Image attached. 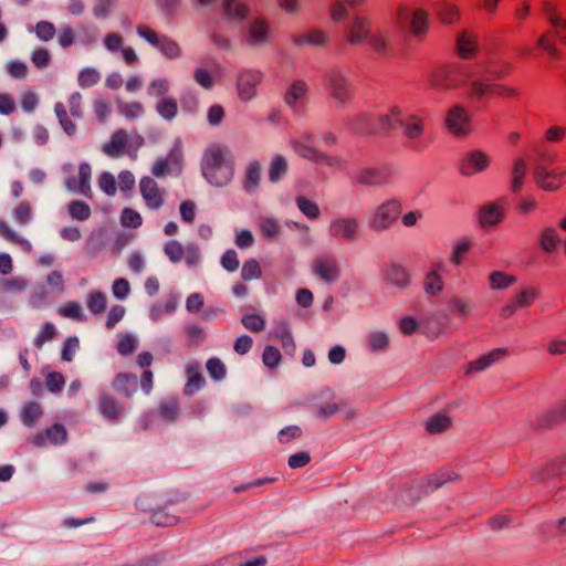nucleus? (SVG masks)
Masks as SVG:
<instances>
[{
    "mask_svg": "<svg viewBox=\"0 0 566 566\" xmlns=\"http://www.w3.org/2000/svg\"><path fill=\"white\" fill-rule=\"evenodd\" d=\"M228 151L221 145L209 146L202 156L203 177L216 187L228 185L233 177V164L227 158Z\"/></svg>",
    "mask_w": 566,
    "mask_h": 566,
    "instance_id": "obj_1",
    "label": "nucleus"
},
{
    "mask_svg": "<svg viewBox=\"0 0 566 566\" xmlns=\"http://www.w3.org/2000/svg\"><path fill=\"white\" fill-rule=\"evenodd\" d=\"M331 92L335 98L345 101L349 96V87L347 81L343 76L332 77Z\"/></svg>",
    "mask_w": 566,
    "mask_h": 566,
    "instance_id": "obj_40",
    "label": "nucleus"
},
{
    "mask_svg": "<svg viewBox=\"0 0 566 566\" xmlns=\"http://www.w3.org/2000/svg\"><path fill=\"white\" fill-rule=\"evenodd\" d=\"M99 73L95 69H84L78 74V84L82 87L95 85L99 81Z\"/></svg>",
    "mask_w": 566,
    "mask_h": 566,
    "instance_id": "obj_57",
    "label": "nucleus"
},
{
    "mask_svg": "<svg viewBox=\"0 0 566 566\" xmlns=\"http://www.w3.org/2000/svg\"><path fill=\"white\" fill-rule=\"evenodd\" d=\"M106 296L104 293L94 291L88 294L87 307L93 314H102L106 310Z\"/></svg>",
    "mask_w": 566,
    "mask_h": 566,
    "instance_id": "obj_41",
    "label": "nucleus"
},
{
    "mask_svg": "<svg viewBox=\"0 0 566 566\" xmlns=\"http://www.w3.org/2000/svg\"><path fill=\"white\" fill-rule=\"evenodd\" d=\"M369 45L379 54H386L389 49L388 38L385 33L376 32L374 33L369 40Z\"/></svg>",
    "mask_w": 566,
    "mask_h": 566,
    "instance_id": "obj_54",
    "label": "nucleus"
},
{
    "mask_svg": "<svg viewBox=\"0 0 566 566\" xmlns=\"http://www.w3.org/2000/svg\"><path fill=\"white\" fill-rule=\"evenodd\" d=\"M402 212L401 202L397 199H390L381 203L375 211L370 226L375 230L388 229L398 220Z\"/></svg>",
    "mask_w": 566,
    "mask_h": 566,
    "instance_id": "obj_4",
    "label": "nucleus"
},
{
    "mask_svg": "<svg viewBox=\"0 0 566 566\" xmlns=\"http://www.w3.org/2000/svg\"><path fill=\"white\" fill-rule=\"evenodd\" d=\"M452 427V418L447 410L430 416L424 422V429L429 434H440Z\"/></svg>",
    "mask_w": 566,
    "mask_h": 566,
    "instance_id": "obj_17",
    "label": "nucleus"
},
{
    "mask_svg": "<svg viewBox=\"0 0 566 566\" xmlns=\"http://www.w3.org/2000/svg\"><path fill=\"white\" fill-rule=\"evenodd\" d=\"M559 243V237L554 228H545L541 234V248L547 252L552 253L556 250L557 244Z\"/></svg>",
    "mask_w": 566,
    "mask_h": 566,
    "instance_id": "obj_35",
    "label": "nucleus"
},
{
    "mask_svg": "<svg viewBox=\"0 0 566 566\" xmlns=\"http://www.w3.org/2000/svg\"><path fill=\"white\" fill-rule=\"evenodd\" d=\"M441 265L436 264L424 277V291L430 295H438L443 290V281L439 274Z\"/></svg>",
    "mask_w": 566,
    "mask_h": 566,
    "instance_id": "obj_28",
    "label": "nucleus"
},
{
    "mask_svg": "<svg viewBox=\"0 0 566 566\" xmlns=\"http://www.w3.org/2000/svg\"><path fill=\"white\" fill-rule=\"evenodd\" d=\"M223 9L227 15L238 20H244L249 14V8L242 0H223Z\"/></svg>",
    "mask_w": 566,
    "mask_h": 566,
    "instance_id": "obj_31",
    "label": "nucleus"
},
{
    "mask_svg": "<svg viewBox=\"0 0 566 566\" xmlns=\"http://www.w3.org/2000/svg\"><path fill=\"white\" fill-rule=\"evenodd\" d=\"M281 353L280 350L274 346H265L263 354H262V360L263 364L269 368H275L281 361Z\"/></svg>",
    "mask_w": 566,
    "mask_h": 566,
    "instance_id": "obj_52",
    "label": "nucleus"
},
{
    "mask_svg": "<svg viewBox=\"0 0 566 566\" xmlns=\"http://www.w3.org/2000/svg\"><path fill=\"white\" fill-rule=\"evenodd\" d=\"M402 126L405 127V135L409 139L419 138L423 134V122L417 115L410 116L407 123L403 122Z\"/></svg>",
    "mask_w": 566,
    "mask_h": 566,
    "instance_id": "obj_36",
    "label": "nucleus"
},
{
    "mask_svg": "<svg viewBox=\"0 0 566 566\" xmlns=\"http://www.w3.org/2000/svg\"><path fill=\"white\" fill-rule=\"evenodd\" d=\"M261 167L258 161L250 163L245 170L244 189L248 191L254 190L260 182Z\"/></svg>",
    "mask_w": 566,
    "mask_h": 566,
    "instance_id": "obj_34",
    "label": "nucleus"
},
{
    "mask_svg": "<svg viewBox=\"0 0 566 566\" xmlns=\"http://www.w3.org/2000/svg\"><path fill=\"white\" fill-rule=\"evenodd\" d=\"M313 272L325 282H334L339 275L337 261L331 256L318 258L312 265Z\"/></svg>",
    "mask_w": 566,
    "mask_h": 566,
    "instance_id": "obj_14",
    "label": "nucleus"
},
{
    "mask_svg": "<svg viewBox=\"0 0 566 566\" xmlns=\"http://www.w3.org/2000/svg\"><path fill=\"white\" fill-rule=\"evenodd\" d=\"M164 250L169 260L174 263L181 261L185 255V249L182 244L176 240L168 241L165 244Z\"/></svg>",
    "mask_w": 566,
    "mask_h": 566,
    "instance_id": "obj_51",
    "label": "nucleus"
},
{
    "mask_svg": "<svg viewBox=\"0 0 566 566\" xmlns=\"http://www.w3.org/2000/svg\"><path fill=\"white\" fill-rule=\"evenodd\" d=\"M537 293L534 287L523 289L521 292L515 294L512 304L503 307L502 314L504 317L512 315L516 307H524L531 305L536 298Z\"/></svg>",
    "mask_w": 566,
    "mask_h": 566,
    "instance_id": "obj_20",
    "label": "nucleus"
},
{
    "mask_svg": "<svg viewBox=\"0 0 566 566\" xmlns=\"http://www.w3.org/2000/svg\"><path fill=\"white\" fill-rule=\"evenodd\" d=\"M396 125H403L402 112L398 106L391 107L389 114L377 117L368 133L373 135L388 134Z\"/></svg>",
    "mask_w": 566,
    "mask_h": 566,
    "instance_id": "obj_11",
    "label": "nucleus"
},
{
    "mask_svg": "<svg viewBox=\"0 0 566 566\" xmlns=\"http://www.w3.org/2000/svg\"><path fill=\"white\" fill-rule=\"evenodd\" d=\"M35 33L42 41H49L53 39L55 34V28L51 22L40 21L35 25Z\"/></svg>",
    "mask_w": 566,
    "mask_h": 566,
    "instance_id": "obj_63",
    "label": "nucleus"
},
{
    "mask_svg": "<svg viewBox=\"0 0 566 566\" xmlns=\"http://www.w3.org/2000/svg\"><path fill=\"white\" fill-rule=\"evenodd\" d=\"M357 228L358 224L355 219H336L331 224L333 235L346 240L354 239Z\"/></svg>",
    "mask_w": 566,
    "mask_h": 566,
    "instance_id": "obj_23",
    "label": "nucleus"
},
{
    "mask_svg": "<svg viewBox=\"0 0 566 566\" xmlns=\"http://www.w3.org/2000/svg\"><path fill=\"white\" fill-rule=\"evenodd\" d=\"M98 185L107 196L115 195L117 190L115 177L107 171L99 175Z\"/></svg>",
    "mask_w": 566,
    "mask_h": 566,
    "instance_id": "obj_59",
    "label": "nucleus"
},
{
    "mask_svg": "<svg viewBox=\"0 0 566 566\" xmlns=\"http://www.w3.org/2000/svg\"><path fill=\"white\" fill-rule=\"evenodd\" d=\"M437 18L446 24H453L460 19V10L455 4L441 2L434 7Z\"/></svg>",
    "mask_w": 566,
    "mask_h": 566,
    "instance_id": "obj_27",
    "label": "nucleus"
},
{
    "mask_svg": "<svg viewBox=\"0 0 566 566\" xmlns=\"http://www.w3.org/2000/svg\"><path fill=\"white\" fill-rule=\"evenodd\" d=\"M526 171H527V168H526L525 160L523 158H517L514 161V166L512 169L511 189L513 192L517 193L521 191V189L524 185L525 177H526Z\"/></svg>",
    "mask_w": 566,
    "mask_h": 566,
    "instance_id": "obj_30",
    "label": "nucleus"
},
{
    "mask_svg": "<svg viewBox=\"0 0 566 566\" xmlns=\"http://www.w3.org/2000/svg\"><path fill=\"white\" fill-rule=\"evenodd\" d=\"M476 39L467 31L461 32L457 39V50L461 59L470 60L476 53Z\"/></svg>",
    "mask_w": 566,
    "mask_h": 566,
    "instance_id": "obj_24",
    "label": "nucleus"
},
{
    "mask_svg": "<svg viewBox=\"0 0 566 566\" xmlns=\"http://www.w3.org/2000/svg\"><path fill=\"white\" fill-rule=\"evenodd\" d=\"M59 314L64 317H69V318L77 319V321H83L85 318L83 316L81 305L76 302L65 303L63 306H61L59 308Z\"/></svg>",
    "mask_w": 566,
    "mask_h": 566,
    "instance_id": "obj_53",
    "label": "nucleus"
},
{
    "mask_svg": "<svg viewBox=\"0 0 566 566\" xmlns=\"http://www.w3.org/2000/svg\"><path fill=\"white\" fill-rule=\"evenodd\" d=\"M64 382H65V380H64L63 375L57 371L49 373L45 378L46 387L52 392L61 391L64 386Z\"/></svg>",
    "mask_w": 566,
    "mask_h": 566,
    "instance_id": "obj_62",
    "label": "nucleus"
},
{
    "mask_svg": "<svg viewBox=\"0 0 566 566\" xmlns=\"http://www.w3.org/2000/svg\"><path fill=\"white\" fill-rule=\"evenodd\" d=\"M136 31L140 38L156 46L167 59L176 60L181 55V49L175 40L166 35H159L150 27L139 24L137 25Z\"/></svg>",
    "mask_w": 566,
    "mask_h": 566,
    "instance_id": "obj_3",
    "label": "nucleus"
},
{
    "mask_svg": "<svg viewBox=\"0 0 566 566\" xmlns=\"http://www.w3.org/2000/svg\"><path fill=\"white\" fill-rule=\"evenodd\" d=\"M554 31H548L544 33L537 41V45L542 48L548 56L554 60L558 61L562 59L558 50L556 49L554 41L555 38H558L559 41L566 43V20L562 19L560 21L556 22L552 25Z\"/></svg>",
    "mask_w": 566,
    "mask_h": 566,
    "instance_id": "obj_8",
    "label": "nucleus"
},
{
    "mask_svg": "<svg viewBox=\"0 0 566 566\" xmlns=\"http://www.w3.org/2000/svg\"><path fill=\"white\" fill-rule=\"evenodd\" d=\"M139 190L149 209H159L164 203V191L159 188L154 178L146 176L139 181Z\"/></svg>",
    "mask_w": 566,
    "mask_h": 566,
    "instance_id": "obj_10",
    "label": "nucleus"
},
{
    "mask_svg": "<svg viewBox=\"0 0 566 566\" xmlns=\"http://www.w3.org/2000/svg\"><path fill=\"white\" fill-rule=\"evenodd\" d=\"M206 366H207V370H208L209 375L214 380H220V379L224 378L226 366L219 358L213 357V358L208 359Z\"/></svg>",
    "mask_w": 566,
    "mask_h": 566,
    "instance_id": "obj_56",
    "label": "nucleus"
},
{
    "mask_svg": "<svg viewBox=\"0 0 566 566\" xmlns=\"http://www.w3.org/2000/svg\"><path fill=\"white\" fill-rule=\"evenodd\" d=\"M187 382L184 387L185 396H192L196 391H198L206 382L199 364H190L186 369Z\"/></svg>",
    "mask_w": 566,
    "mask_h": 566,
    "instance_id": "obj_19",
    "label": "nucleus"
},
{
    "mask_svg": "<svg viewBox=\"0 0 566 566\" xmlns=\"http://www.w3.org/2000/svg\"><path fill=\"white\" fill-rule=\"evenodd\" d=\"M69 213L73 219L84 221L91 216L90 206L81 200H73L69 203Z\"/></svg>",
    "mask_w": 566,
    "mask_h": 566,
    "instance_id": "obj_43",
    "label": "nucleus"
},
{
    "mask_svg": "<svg viewBox=\"0 0 566 566\" xmlns=\"http://www.w3.org/2000/svg\"><path fill=\"white\" fill-rule=\"evenodd\" d=\"M156 109L161 117L170 120L176 116L178 105L176 99H174L172 97H164L157 103Z\"/></svg>",
    "mask_w": 566,
    "mask_h": 566,
    "instance_id": "obj_39",
    "label": "nucleus"
},
{
    "mask_svg": "<svg viewBox=\"0 0 566 566\" xmlns=\"http://www.w3.org/2000/svg\"><path fill=\"white\" fill-rule=\"evenodd\" d=\"M256 80L251 73H242L238 78V92L242 99H250L255 94Z\"/></svg>",
    "mask_w": 566,
    "mask_h": 566,
    "instance_id": "obj_29",
    "label": "nucleus"
},
{
    "mask_svg": "<svg viewBox=\"0 0 566 566\" xmlns=\"http://www.w3.org/2000/svg\"><path fill=\"white\" fill-rule=\"evenodd\" d=\"M397 23L400 27L409 25V31L415 38L423 39L429 31V13L424 9L410 10L401 4L396 11Z\"/></svg>",
    "mask_w": 566,
    "mask_h": 566,
    "instance_id": "obj_2",
    "label": "nucleus"
},
{
    "mask_svg": "<svg viewBox=\"0 0 566 566\" xmlns=\"http://www.w3.org/2000/svg\"><path fill=\"white\" fill-rule=\"evenodd\" d=\"M151 522L157 526H171L178 521L176 515L169 514L165 509H157L151 514Z\"/></svg>",
    "mask_w": 566,
    "mask_h": 566,
    "instance_id": "obj_49",
    "label": "nucleus"
},
{
    "mask_svg": "<svg viewBox=\"0 0 566 566\" xmlns=\"http://www.w3.org/2000/svg\"><path fill=\"white\" fill-rule=\"evenodd\" d=\"M54 111H55V114L57 116V119H59V123L60 125L62 126L63 130L67 134V135H74L75 132H76V126L75 124L70 119L69 115H67V111H66V107L64 106V104L62 103H57L55 104V107H54Z\"/></svg>",
    "mask_w": 566,
    "mask_h": 566,
    "instance_id": "obj_38",
    "label": "nucleus"
},
{
    "mask_svg": "<svg viewBox=\"0 0 566 566\" xmlns=\"http://www.w3.org/2000/svg\"><path fill=\"white\" fill-rule=\"evenodd\" d=\"M55 335L56 331L53 324L45 323L42 327V331L35 337L34 345L36 346V348H41L45 342L53 339Z\"/></svg>",
    "mask_w": 566,
    "mask_h": 566,
    "instance_id": "obj_61",
    "label": "nucleus"
},
{
    "mask_svg": "<svg viewBox=\"0 0 566 566\" xmlns=\"http://www.w3.org/2000/svg\"><path fill=\"white\" fill-rule=\"evenodd\" d=\"M160 416L167 421H175L179 415V406L177 401L161 402L159 406Z\"/></svg>",
    "mask_w": 566,
    "mask_h": 566,
    "instance_id": "obj_58",
    "label": "nucleus"
},
{
    "mask_svg": "<svg viewBox=\"0 0 566 566\" xmlns=\"http://www.w3.org/2000/svg\"><path fill=\"white\" fill-rule=\"evenodd\" d=\"M263 272L260 263L255 259L247 260L241 269V277L244 281L256 280L262 276Z\"/></svg>",
    "mask_w": 566,
    "mask_h": 566,
    "instance_id": "obj_42",
    "label": "nucleus"
},
{
    "mask_svg": "<svg viewBox=\"0 0 566 566\" xmlns=\"http://www.w3.org/2000/svg\"><path fill=\"white\" fill-rule=\"evenodd\" d=\"M386 277L390 283L399 287H405L410 282V277L406 269L397 264H394L390 268H388L386 272Z\"/></svg>",
    "mask_w": 566,
    "mask_h": 566,
    "instance_id": "obj_33",
    "label": "nucleus"
},
{
    "mask_svg": "<svg viewBox=\"0 0 566 566\" xmlns=\"http://www.w3.org/2000/svg\"><path fill=\"white\" fill-rule=\"evenodd\" d=\"M516 277L502 271H494L490 274V285L493 290L506 289L514 284Z\"/></svg>",
    "mask_w": 566,
    "mask_h": 566,
    "instance_id": "obj_37",
    "label": "nucleus"
},
{
    "mask_svg": "<svg viewBox=\"0 0 566 566\" xmlns=\"http://www.w3.org/2000/svg\"><path fill=\"white\" fill-rule=\"evenodd\" d=\"M503 218L504 209L497 203H486L479 211V222L483 228L496 226Z\"/></svg>",
    "mask_w": 566,
    "mask_h": 566,
    "instance_id": "obj_16",
    "label": "nucleus"
},
{
    "mask_svg": "<svg viewBox=\"0 0 566 566\" xmlns=\"http://www.w3.org/2000/svg\"><path fill=\"white\" fill-rule=\"evenodd\" d=\"M370 33V22L365 17H355L348 25L347 42L349 44H359L365 41Z\"/></svg>",
    "mask_w": 566,
    "mask_h": 566,
    "instance_id": "obj_15",
    "label": "nucleus"
},
{
    "mask_svg": "<svg viewBox=\"0 0 566 566\" xmlns=\"http://www.w3.org/2000/svg\"><path fill=\"white\" fill-rule=\"evenodd\" d=\"M128 147V135L124 129L116 130L108 143L103 146V151L111 157L122 156Z\"/></svg>",
    "mask_w": 566,
    "mask_h": 566,
    "instance_id": "obj_18",
    "label": "nucleus"
},
{
    "mask_svg": "<svg viewBox=\"0 0 566 566\" xmlns=\"http://www.w3.org/2000/svg\"><path fill=\"white\" fill-rule=\"evenodd\" d=\"M533 176L539 188L552 191L562 187L566 171L560 168L547 171L545 167L536 166L533 170Z\"/></svg>",
    "mask_w": 566,
    "mask_h": 566,
    "instance_id": "obj_9",
    "label": "nucleus"
},
{
    "mask_svg": "<svg viewBox=\"0 0 566 566\" xmlns=\"http://www.w3.org/2000/svg\"><path fill=\"white\" fill-rule=\"evenodd\" d=\"M171 161H172V154H169L166 158L158 159L151 168L153 175L157 178L169 175Z\"/></svg>",
    "mask_w": 566,
    "mask_h": 566,
    "instance_id": "obj_60",
    "label": "nucleus"
},
{
    "mask_svg": "<svg viewBox=\"0 0 566 566\" xmlns=\"http://www.w3.org/2000/svg\"><path fill=\"white\" fill-rule=\"evenodd\" d=\"M120 222L126 228L136 229L142 226L143 219L136 210L124 208L120 214Z\"/></svg>",
    "mask_w": 566,
    "mask_h": 566,
    "instance_id": "obj_50",
    "label": "nucleus"
},
{
    "mask_svg": "<svg viewBox=\"0 0 566 566\" xmlns=\"http://www.w3.org/2000/svg\"><path fill=\"white\" fill-rule=\"evenodd\" d=\"M260 230L263 237L268 239H273L279 234L280 227L275 220L264 219L260 223Z\"/></svg>",
    "mask_w": 566,
    "mask_h": 566,
    "instance_id": "obj_64",
    "label": "nucleus"
},
{
    "mask_svg": "<svg viewBox=\"0 0 566 566\" xmlns=\"http://www.w3.org/2000/svg\"><path fill=\"white\" fill-rule=\"evenodd\" d=\"M444 123L447 129L457 137H465L472 132V119L462 105L452 106Z\"/></svg>",
    "mask_w": 566,
    "mask_h": 566,
    "instance_id": "obj_5",
    "label": "nucleus"
},
{
    "mask_svg": "<svg viewBox=\"0 0 566 566\" xmlns=\"http://www.w3.org/2000/svg\"><path fill=\"white\" fill-rule=\"evenodd\" d=\"M116 105L119 113L127 119H135L143 113V105L139 102L126 103L117 99Z\"/></svg>",
    "mask_w": 566,
    "mask_h": 566,
    "instance_id": "obj_44",
    "label": "nucleus"
},
{
    "mask_svg": "<svg viewBox=\"0 0 566 566\" xmlns=\"http://www.w3.org/2000/svg\"><path fill=\"white\" fill-rule=\"evenodd\" d=\"M42 416V409L36 402H28L22 410V421L25 426L32 427Z\"/></svg>",
    "mask_w": 566,
    "mask_h": 566,
    "instance_id": "obj_45",
    "label": "nucleus"
},
{
    "mask_svg": "<svg viewBox=\"0 0 566 566\" xmlns=\"http://www.w3.org/2000/svg\"><path fill=\"white\" fill-rule=\"evenodd\" d=\"M287 170V164L286 160L277 155L273 158L270 169H269V178L271 181L275 182L277 181L282 175H284Z\"/></svg>",
    "mask_w": 566,
    "mask_h": 566,
    "instance_id": "obj_47",
    "label": "nucleus"
},
{
    "mask_svg": "<svg viewBox=\"0 0 566 566\" xmlns=\"http://www.w3.org/2000/svg\"><path fill=\"white\" fill-rule=\"evenodd\" d=\"M307 94V85L304 81H295L285 93L284 101L290 106H294L297 101L304 98Z\"/></svg>",
    "mask_w": 566,
    "mask_h": 566,
    "instance_id": "obj_32",
    "label": "nucleus"
},
{
    "mask_svg": "<svg viewBox=\"0 0 566 566\" xmlns=\"http://www.w3.org/2000/svg\"><path fill=\"white\" fill-rule=\"evenodd\" d=\"M45 436L50 442L57 444L66 440L67 433L62 424L55 423L45 430Z\"/></svg>",
    "mask_w": 566,
    "mask_h": 566,
    "instance_id": "obj_55",
    "label": "nucleus"
},
{
    "mask_svg": "<svg viewBox=\"0 0 566 566\" xmlns=\"http://www.w3.org/2000/svg\"><path fill=\"white\" fill-rule=\"evenodd\" d=\"M296 203L301 212L307 218L317 219L319 217V208L314 201L301 196L297 197Z\"/></svg>",
    "mask_w": 566,
    "mask_h": 566,
    "instance_id": "obj_48",
    "label": "nucleus"
},
{
    "mask_svg": "<svg viewBox=\"0 0 566 566\" xmlns=\"http://www.w3.org/2000/svg\"><path fill=\"white\" fill-rule=\"evenodd\" d=\"M471 96L482 98L485 96H500L514 98L518 96V91L514 87L505 86L496 83H489L482 80L471 82Z\"/></svg>",
    "mask_w": 566,
    "mask_h": 566,
    "instance_id": "obj_7",
    "label": "nucleus"
},
{
    "mask_svg": "<svg viewBox=\"0 0 566 566\" xmlns=\"http://www.w3.org/2000/svg\"><path fill=\"white\" fill-rule=\"evenodd\" d=\"M122 406L111 395H102L99 398V411L111 421L119 419L122 413Z\"/></svg>",
    "mask_w": 566,
    "mask_h": 566,
    "instance_id": "obj_26",
    "label": "nucleus"
},
{
    "mask_svg": "<svg viewBox=\"0 0 566 566\" xmlns=\"http://www.w3.org/2000/svg\"><path fill=\"white\" fill-rule=\"evenodd\" d=\"M490 165L489 156L481 150L471 151L460 166L461 174L472 176L485 170Z\"/></svg>",
    "mask_w": 566,
    "mask_h": 566,
    "instance_id": "obj_13",
    "label": "nucleus"
},
{
    "mask_svg": "<svg viewBox=\"0 0 566 566\" xmlns=\"http://www.w3.org/2000/svg\"><path fill=\"white\" fill-rule=\"evenodd\" d=\"M113 386L118 392L126 397H130L137 389V377L130 373L117 374Z\"/></svg>",
    "mask_w": 566,
    "mask_h": 566,
    "instance_id": "obj_25",
    "label": "nucleus"
},
{
    "mask_svg": "<svg viewBox=\"0 0 566 566\" xmlns=\"http://www.w3.org/2000/svg\"><path fill=\"white\" fill-rule=\"evenodd\" d=\"M91 175V166L87 163H82L78 166V180L74 177L67 178L65 186L70 191L80 192L87 198H92V189L90 185Z\"/></svg>",
    "mask_w": 566,
    "mask_h": 566,
    "instance_id": "obj_12",
    "label": "nucleus"
},
{
    "mask_svg": "<svg viewBox=\"0 0 566 566\" xmlns=\"http://www.w3.org/2000/svg\"><path fill=\"white\" fill-rule=\"evenodd\" d=\"M388 172L380 168H365L356 175V180L363 186H379L387 181Z\"/></svg>",
    "mask_w": 566,
    "mask_h": 566,
    "instance_id": "obj_21",
    "label": "nucleus"
},
{
    "mask_svg": "<svg viewBox=\"0 0 566 566\" xmlns=\"http://www.w3.org/2000/svg\"><path fill=\"white\" fill-rule=\"evenodd\" d=\"M241 323L247 329L253 333H260L265 327V321L259 314H245L242 316Z\"/></svg>",
    "mask_w": 566,
    "mask_h": 566,
    "instance_id": "obj_46",
    "label": "nucleus"
},
{
    "mask_svg": "<svg viewBox=\"0 0 566 566\" xmlns=\"http://www.w3.org/2000/svg\"><path fill=\"white\" fill-rule=\"evenodd\" d=\"M270 35V25L264 19H255L249 25V38L250 44H262L265 43Z\"/></svg>",
    "mask_w": 566,
    "mask_h": 566,
    "instance_id": "obj_22",
    "label": "nucleus"
},
{
    "mask_svg": "<svg viewBox=\"0 0 566 566\" xmlns=\"http://www.w3.org/2000/svg\"><path fill=\"white\" fill-rule=\"evenodd\" d=\"M461 75V69L458 65L438 67L430 75V85L440 90L455 88L462 83Z\"/></svg>",
    "mask_w": 566,
    "mask_h": 566,
    "instance_id": "obj_6",
    "label": "nucleus"
}]
</instances>
